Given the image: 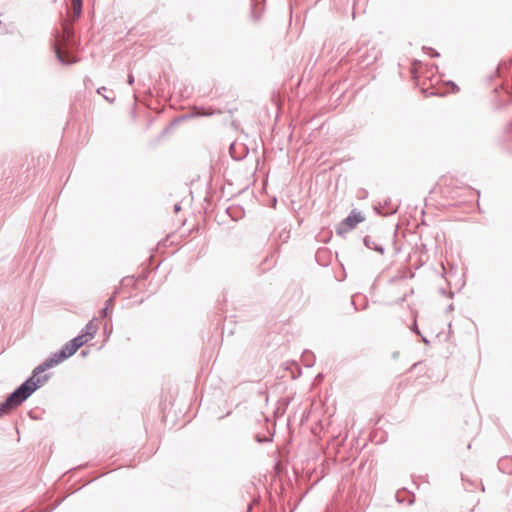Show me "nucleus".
Wrapping results in <instances>:
<instances>
[{"instance_id":"1","label":"nucleus","mask_w":512,"mask_h":512,"mask_svg":"<svg viewBox=\"0 0 512 512\" xmlns=\"http://www.w3.org/2000/svg\"><path fill=\"white\" fill-rule=\"evenodd\" d=\"M49 379L45 374L40 377L34 376V372L23 383H21L12 393L8 395L4 402L0 404V411L3 414L10 412L13 408L25 402L37 389H39Z\"/></svg>"},{"instance_id":"2","label":"nucleus","mask_w":512,"mask_h":512,"mask_svg":"<svg viewBox=\"0 0 512 512\" xmlns=\"http://www.w3.org/2000/svg\"><path fill=\"white\" fill-rule=\"evenodd\" d=\"M79 348L76 347L72 341H68L58 352L53 353L51 356H49L47 359H45L41 364L36 366L33 369L34 376L40 377L44 375L43 373L49 369L52 368L62 361L68 359L70 356H72Z\"/></svg>"},{"instance_id":"3","label":"nucleus","mask_w":512,"mask_h":512,"mask_svg":"<svg viewBox=\"0 0 512 512\" xmlns=\"http://www.w3.org/2000/svg\"><path fill=\"white\" fill-rule=\"evenodd\" d=\"M365 220L363 213L357 209H352L347 217L336 225V234L344 235L353 230L359 223Z\"/></svg>"},{"instance_id":"4","label":"nucleus","mask_w":512,"mask_h":512,"mask_svg":"<svg viewBox=\"0 0 512 512\" xmlns=\"http://www.w3.org/2000/svg\"><path fill=\"white\" fill-rule=\"evenodd\" d=\"M363 243L368 249L379 252L381 255H383L385 252L384 247L380 244H377L370 236H365L363 238Z\"/></svg>"},{"instance_id":"5","label":"nucleus","mask_w":512,"mask_h":512,"mask_svg":"<svg viewBox=\"0 0 512 512\" xmlns=\"http://www.w3.org/2000/svg\"><path fill=\"white\" fill-rule=\"evenodd\" d=\"M80 332L82 334H85V336L92 340L97 333V326L91 320L85 325V327Z\"/></svg>"},{"instance_id":"6","label":"nucleus","mask_w":512,"mask_h":512,"mask_svg":"<svg viewBox=\"0 0 512 512\" xmlns=\"http://www.w3.org/2000/svg\"><path fill=\"white\" fill-rule=\"evenodd\" d=\"M499 469L506 474H512V458H502L498 463Z\"/></svg>"},{"instance_id":"7","label":"nucleus","mask_w":512,"mask_h":512,"mask_svg":"<svg viewBox=\"0 0 512 512\" xmlns=\"http://www.w3.org/2000/svg\"><path fill=\"white\" fill-rule=\"evenodd\" d=\"M83 0H72L73 15L72 21L80 18L82 14Z\"/></svg>"},{"instance_id":"8","label":"nucleus","mask_w":512,"mask_h":512,"mask_svg":"<svg viewBox=\"0 0 512 512\" xmlns=\"http://www.w3.org/2000/svg\"><path fill=\"white\" fill-rule=\"evenodd\" d=\"M90 340L91 339H89L87 336H85V334H82L81 332L76 337L71 339L72 343L78 348L82 347Z\"/></svg>"},{"instance_id":"9","label":"nucleus","mask_w":512,"mask_h":512,"mask_svg":"<svg viewBox=\"0 0 512 512\" xmlns=\"http://www.w3.org/2000/svg\"><path fill=\"white\" fill-rule=\"evenodd\" d=\"M386 206H387V207L389 206V209H388V210H386V211H380L378 208H376V211H377L379 214H382V215H384V216H387V215H392V214L396 213V212H397V210H398V205L390 206V201H387V200L384 202V205L382 206V208H384V207H386Z\"/></svg>"},{"instance_id":"10","label":"nucleus","mask_w":512,"mask_h":512,"mask_svg":"<svg viewBox=\"0 0 512 512\" xmlns=\"http://www.w3.org/2000/svg\"><path fill=\"white\" fill-rule=\"evenodd\" d=\"M213 115L212 111H205L204 109H198L196 108L195 112L191 113L190 115L184 116V118H191V117H199V116H211Z\"/></svg>"},{"instance_id":"11","label":"nucleus","mask_w":512,"mask_h":512,"mask_svg":"<svg viewBox=\"0 0 512 512\" xmlns=\"http://www.w3.org/2000/svg\"><path fill=\"white\" fill-rule=\"evenodd\" d=\"M56 56H57L59 62H61L62 64H70V63L75 62V60H73V59L65 58L64 55L61 53V51L58 48L56 49Z\"/></svg>"},{"instance_id":"12","label":"nucleus","mask_w":512,"mask_h":512,"mask_svg":"<svg viewBox=\"0 0 512 512\" xmlns=\"http://www.w3.org/2000/svg\"><path fill=\"white\" fill-rule=\"evenodd\" d=\"M256 441L258 443H265V442H271L272 438L269 437H261L260 435H256Z\"/></svg>"},{"instance_id":"13","label":"nucleus","mask_w":512,"mask_h":512,"mask_svg":"<svg viewBox=\"0 0 512 512\" xmlns=\"http://www.w3.org/2000/svg\"><path fill=\"white\" fill-rule=\"evenodd\" d=\"M117 294V290L114 292V294L106 301L105 306H108V308L113 304L115 296Z\"/></svg>"},{"instance_id":"14","label":"nucleus","mask_w":512,"mask_h":512,"mask_svg":"<svg viewBox=\"0 0 512 512\" xmlns=\"http://www.w3.org/2000/svg\"><path fill=\"white\" fill-rule=\"evenodd\" d=\"M108 309H109V308H108V306H104V307L102 308V310L100 311V315H101V317H106V316H107V314H108Z\"/></svg>"},{"instance_id":"15","label":"nucleus","mask_w":512,"mask_h":512,"mask_svg":"<svg viewBox=\"0 0 512 512\" xmlns=\"http://www.w3.org/2000/svg\"><path fill=\"white\" fill-rule=\"evenodd\" d=\"M135 81V78H134V75L132 73H130L127 77V82L129 85H132Z\"/></svg>"},{"instance_id":"16","label":"nucleus","mask_w":512,"mask_h":512,"mask_svg":"<svg viewBox=\"0 0 512 512\" xmlns=\"http://www.w3.org/2000/svg\"><path fill=\"white\" fill-rule=\"evenodd\" d=\"M411 329L413 332L417 333L418 335H421V332L419 331V329L417 327L416 321L414 322L413 327Z\"/></svg>"},{"instance_id":"17","label":"nucleus","mask_w":512,"mask_h":512,"mask_svg":"<svg viewBox=\"0 0 512 512\" xmlns=\"http://www.w3.org/2000/svg\"><path fill=\"white\" fill-rule=\"evenodd\" d=\"M448 84L452 86L454 92L459 91V87L454 82L449 81Z\"/></svg>"},{"instance_id":"18","label":"nucleus","mask_w":512,"mask_h":512,"mask_svg":"<svg viewBox=\"0 0 512 512\" xmlns=\"http://www.w3.org/2000/svg\"><path fill=\"white\" fill-rule=\"evenodd\" d=\"M104 98H105L107 101H109L110 103L114 102V100H115V96H114V95H112V96H110V95H104Z\"/></svg>"},{"instance_id":"19","label":"nucleus","mask_w":512,"mask_h":512,"mask_svg":"<svg viewBox=\"0 0 512 512\" xmlns=\"http://www.w3.org/2000/svg\"><path fill=\"white\" fill-rule=\"evenodd\" d=\"M180 210H181V206H180V204H175V205H174V211H175V212H179Z\"/></svg>"},{"instance_id":"20","label":"nucleus","mask_w":512,"mask_h":512,"mask_svg":"<svg viewBox=\"0 0 512 512\" xmlns=\"http://www.w3.org/2000/svg\"><path fill=\"white\" fill-rule=\"evenodd\" d=\"M420 336H421L422 341H423L425 344H429V340H428L425 336H423L422 334H421Z\"/></svg>"},{"instance_id":"21","label":"nucleus","mask_w":512,"mask_h":512,"mask_svg":"<svg viewBox=\"0 0 512 512\" xmlns=\"http://www.w3.org/2000/svg\"><path fill=\"white\" fill-rule=\"evenodd\" d=\"M105 90H106L105 87H100V88L97 89V93L101 94V91H105Z\"/></svg>"},{"instance_id":"22","label":"nucleus","mask_w":512,"mask_h":512,"mask_svg":"<svg viewBox=\"0 0 512 512\" xmlns=\"http://www.w3.org/2000/svg\"><path fill=\"white\" fill-rule=\"evenodd\" d=\"M251 13H252V17H253L255 20H258V19H259V16H255V14H254V9H253V8H252V12H251Z\"/></svg>"},{"instance_id":"23","label":"nucleus","mask_w":512,"mask_h":512,"mask_svg":"<svg viewBox=\"0 0 512 512\" xmlns=\"http://www.w3.org/2000/svg\"><path fill=\"white\" fill-rule=\"evenodd\" d=\"M430 94H431V95H440V96H443V95H444L443 93H441V94H440V93H438V92H436V91H432Z\"/></svg>"},{"instance_id":"24","label":"nucleus","mask_w":512,"mask_h":512,"mask_svg":"<svg viewBox=\"0 0 512 512\" xmlns=\"http://www.w3.org/2000/svg\"><path fill=\"white\" fill-rule=\"evenodd\" d=\"M307 367H311L313 365V363H309V362H306L305 364Z\"/></svg>"},{"instance_id":"25","label":"nucleus","mask_w":512,"mask_h":512,"mask_svg":"<svg viewBox=\"0 0 512 512\" xmlns=\"http://www.w3.org/2000/svg\"><path fill=\"white\" fill-rule=\"evenodd\" d=\"M432 56H433V57H438V56H439V53H438V52H435Z\"/></svg>"},{"instance_id":"26","label":"nucleus","mask_w":512,"mask_h":512,"mask_svg":"<svg viewBox=\"0 0 512 512\" xmlns=\"http://www.w3.org/2000/svg\"><path fill=\"white\" fill-rule=\"evenodd\" d=\"M448 309H449V310L453 309L452 304H450V305L448 306Z\"/></svg>"},{"instance_id":"27","label":"nucleus","mask_w":512,"mask_h":512,"mask_svg":"<svg viewBox=\"0 0 512 512\" xmlns=\"http://www.w3.org/2000/svg\"><path fill=\"white\" fill-rule=\"evenodd\" d=\"M81 354H82L83 356H85V355H87V352L82 351V352H81Z\"/></svg>"},{"instance_id":"28","label":"nucleus","mask_w":512,"mask_h":512,"mask_svg":"<svg viewBox=\"0 0 512 512\" xmlns=\"http://www.w3.org/2000/svg\"><path fill=\"white\" fill-rule=\"evenodd\" d=\"M65 30H66V32H67L68 34L70 33V31H69V29H68L67 27H65Z\"/></svg>"},{"instance_id":"29","label":"nucleus","mask_w":512,"mask_h":512,"mask_svg":"<svg viewBox=\"0 0 512 512\" xmlns=\"http://www.w3.org/2000/svg\"><path fill=\"white\" fill-rule=\"evenodd\" d=\"M2 415H3V413L0 411V416H2Z\"/></svg>"}]
</instances>
